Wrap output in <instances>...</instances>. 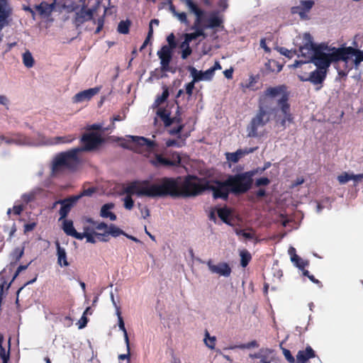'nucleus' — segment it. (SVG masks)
I'll list each match as a JSON object with an SVG mask.
<instances>
[{
	"label": "nucleus",
	"mask_w": 363,
	"mask_h": 363,
	"mask_svg": "<svg viewBox=\"0 0 363 363\" xmlns=\"http://www.w3.org/2000/svg\"><path fill=\"white\" fill-rule=\"evenodd\" d=\"M279 52L281 55L289 58H292L295 55H296V50L293 51L291 50H288L287 48L284 47L279 48Z\"/></svg>",
	"instance_id": "53"
},
{
	"label": "nucleus",
	"mask_w": 363,
	"mask_h": 363,
	"mask_svg": "<svg viewBox=\"0 0 363 363\" xmlns=\"http://www.w3.org/2000/svg\"><path fill=\"white\" fill-rule=\"evenodd\" d=\"M270 184V180L267 177H261L255 181L256 186H267Z\"/></svg>",
	"instance_id": "59"
},
{
	"label": "nucleus",
	"mask_w": 363,
	"mask_h": 363,
	"mask_svg": "<svg viewBox=\"0 0 363 363\" xmlns=\"http://www.w3.org/2000/svg\"><path fill=\"white\" fill-rule=\"evenodd\" d=\"M326 74L327 70L319 69L317 68V69L311 72L310 76L308 79H303L301 77V80L303 82L309 81L313 84H322L323 81L325 79Z\"/></svg>",
	"instance_id": "20"
},
{
	"label": "nucleus",
	"mask_w": 363,
	"mask_h": 363,
	"mask_svg": "<svg viewBox=\"0 0 363 363\" xmlns=\"http://www.w3.org/2000/svg\"><path fill=\"white\" fill-rule=\"evenodd\" d=\"M206 179H200L195 175H187L183 183L179 181L180 198L194 197L206 191Z\"/></svg>",
	"instance_id": "4"
},
{
	"label": "nucleus",
	"mask_w": 363,
	"mask_h": 363,
	"mask_svg": "<svg viewBox=\"0 0 363 363\" xmlns=\"http://www.w3.org/2000/svg\"><path fill=\"white\" fill-rule=\"evenodd\" d=\"M80 141L84 145L76 148L79 149V152H82L96 150L104 142V140L99 133L91 132L84 133Z\"/></svg>",
	"instance_id": "9"
},
{
	"label": "nucleus",
	"mask_w": 363,
	"mask_h": 363,
	"mask_svg": "<svg viewBox=\"0 0 363 363\" xmlns=\"http://www.w3.org/2000/svg\"><path fill=\"white\" fill-rule=\"evenodd\" d=\"M169 96V91L167 89H165L163 92L162 93V94L160 96H158L155 102H154V105L155 106H159L160 104H162V103H164L168 98Z\"/></svg>",
	"instance_id": "47"
},
{
	"label": "nucleus",
	"mask_w": 363,
	"mask_h": 363,
	"mask_svg": "<svg viewBox=\"0 0 363 363\" xmlns=\"http://www.w3.org/2000/svg\"><path fill=\"white\" fill-rule=\"evenodd\" d=\"M157 115L163 121L164 126L169 127L173 123L174 119H171L170 113L167 109L163 108H158Z\"/></svg>",
	"instance_id": "31"
},
{
	"label": "nucleus",
	"mask_w": 363,
	"mask_h": 363,
	"mask_svg": "<svg viewBox=\"0 0 363 363\" xmlns=\"http://www.w3.org/2000/svg\"><path fill=\"white\" fill-rule=\"evenodd\" d=\"M291 262L300 269H303L308 265V262L303 260L298 255L294 254L291 256Z\"/></svg>",
	"instance_id": "44"
},
{
	"label": "nucleus",
	"mask_w": 363,
	"mask_h": 363,
	"mask_svg": "<svg viewBox=\"0 0 363 363\" xmlns=\"http://www.w3.org/2000/svg\"><path fill=\"white\" fill-rule=\"evenodd\" d=\"M272 350L269 349H261L259 352L250 354V357L252 359H261L264 354L271 353Z\"/></svg>",
	"instance_id": "56"
},
{
	"label": "nucleus",
	"mask_w": 363,
	"mask_h": 363,
	"mask_svg": "<svg viewBox=\"0 0 363 363\" xmlns=\"http://www.w3.org/2000/svg\"><path fill=\"white\" fill-rule=\"evenodd\" d=\"M256 171L251 170L228 177L231 194L239 196L247 193L252 186Z\"/></svg>",
	"instance_id": "3"
},
{
	"label": "nucleus",
	"mask_w": 363,
	"mask_h": 363,
	"mask_svg": "<svg viewBox=\"0 0 363 363\" xmlns=\"http://www.w3.org/2000/svg\"><path fill=\"white\" fill-rule=\"evenodd\" d=\"M62 229L64 232L69 236H72L76 239L81 238V233H78L73 225V222L71 220L64 219Z\"/></svg>",
	"instance_id": "28"
},
{
	"label": "nucleus",
	"mask_w": 363,
	"mask_h": 363,
	"mask_svg": "<svg viewBox=\"0 0 363 363\" xmlns=\"http://www.w3.org/2000/svg\"><path fill=\"white\" fill-rule=\"evenodd\" d=\"M172 51L167 45H163L157 51V55L160 60L161 69L163 72H169L171 70L169 63L172 59Z\"/></svg>",
	"instance_id": "16"
},
{
	"label": "nucleus",
	"mask_w": 363,
	"mask_h": 363,
	"mask_svg": "<svg viewBox=\"0 0 363 363\" xmlns=\"http://www.w3.org/2000/svg\"><path fill=\"white\" fill-rule=\"evenodd\" d=\"M194 30L195 32L194 33L184 34V38H186L190 43L192 40L197 39L199 37L202 36L204 38L206 37V35L205 32L203 31V29H196Z\"/></svg>",
	"instance_id": "41"
},
{
	"label": "nucleus",
	"mask_w": 363,
	"mask_h": 363,
	"mask_svg": "<svg viewBox=\"0 0 363 363\" xmlns=\"http://www.w3.org/2000/svg\"><path fill=\"white\" fill-rule=\"evenodd\" d=\"M99 4L91 9L82 6V9L75 13L74 23L77 27L80 26L84 23L89 21L93 18L94 13L96 12Z\"/></svg>",
	"instance_id": "14"
},
{
	"label": "nucleus",
	"mask_w": 363,
	"mask_h": 363,
	"mask_svg": "<svg viewBox=\"0 0 363 363\" xmlns=\"http://www.w3.org/2000/svg\"><path fill=\"white\" fill-rule=\"evenodd\" d=\"M4 342L3 335H0V357L3 363H8L10 359V339L8 342V350H6L2 345Z\"/></svg>",
	"instance_id": "33"
},
{
	"label": "nucleus",
	"mask_w": 363,
	"mask_h": 363,
	"mask_svg": "<svg viewBox=\"0 0 363 363\" xmlns=\"http://www.w3.org/2000/svg\"><path fill=\"white\" fill-rule=\"evenodd\" d=\"M35 198L36 193L35 191H30L22 196V200L26 203L33 201Z\"/></svg>",
	"instance_id": "54"
},
{
	"label": "nucleus",
	"mask_w": 363,
	"mask_h": 363,
	"mask_svg": "<svg viewBox=\"0 0 363 363\" xmlns=\"http://www.w3.org/2000/svg\"><path fill=\"white\" fill-rule=\"evenodd\" d=\"M265 69L268 72H273L277 71L280 72L282 69V66L279 65V63L274 60H269L264 65Z\"/></svg>",
	"instance_id": "37"
},
{
	"label": "nucleus",
	"mask_w": 363,
	"mask_h": 363,
	"mask_svg": "<svg viewBox=\"0 0 363 363\" xmlns=\"http://www.w3.org/2000/svg\"><path fill=\"white\" fill-rule=\"evenodd\" d=\"M185 3L190 11L196 16V19L191 29H203V31L204 32L206 30L205 23H202V18L204 15V11L200 9L192 0H185Z\"/></svg>",
	"instance_id": "13"
},
{
	"label": "nucleus",
	"mask_w": 363,
	"mask_h": 363,
	"mask_svg": "<svg viewBox=\"0 0 363 363\" xmlns=\"http://www.w3.org/2000/svg\"><path fill=\"white\" fill-rule=\"evenodd\" d=\"M12 281H13L11 280L9 283H7L6 281H3L0 284V306H1L4 298H5L8 294V291Z\"/></svg>",
	"instance_id": "38"
},
{
	"label": "nucleus",
	"mask_w": 363,
	"mask_h": 363,
	"mask_svg": "<svg viewBox=\"0 0 363 363\" xmlns=\"http://www.w3.org/2000/svg\"><path fill=\"white\" fill-rule=\"evenodd\" d=\"M89 230V228H84V232L81 233V238H77V240H82L84 239V238H86V241L88 242H91V243H95L96 242V240H95V238L94 237V235L91 233H89L88 232Z\"/></svg>",
	"instance_id": "49"
},
{
	"label": "nucleus",
	"mask_w": 363,
	"mask_h": 363,
	"mask_svg": "<svg viewBox=\"0 0 363 363\" xmlns=\"http://www.w3.org/2000/svg\"><path fill=\"white\" fill-rule=\"evenodd\" d=\"M350 47L343 48H330L328 47V51H330V60L332 62H337L338 61H343L347 63L350 60Z\"/></svg>",
	"instance_id": "15"
},
{
	"label": "nucleus",
	"mask_w": 363,
	"mask_h": 363,
	"mask_svg": "<svg viewBox=\"0 0 363 363\" xmlns=\"http://www.w3.org/2000/svg\"><path fill=\"white\" fill-rule=\"evenodd\" d=\"M79 199V196H72L65 199L57 201V203H60L61 205V208L59 211V214L60 216V220L65 219L67 216L71 209L77 203Z\"/></svg>",
	"instance_id": "17"
},
{
	"label": "nucleus",
	"mask_w": 363,
	"mask_h": 363,
	"mask_svg": "<svg viewBox=\"0 0 363 363\" xmlns=\"http://www.w3.org/2000/svg\"><path fill=\"white\" fill-rule=\"evenodd\" d=\"M55 8V3L48 4L45 1L35 6L38 13L43 17L49 16Z\"/></svg>",
	"instance_id": "29"
},
{
	"label": "nucleus",
	"mask_w": 363,
	"mask_h": 363,
	"mask_svg": "<svg viewBox=\"0 0 363 363\" xmlns=\"http://www.w3.org/2000/svg\"><path fill=\"white\" fill-rule=\"evenodd\" d=\"M317 46L318 45L313 43V37L310 33L303 34V44L299 47V51L301 56L306 60V62H311Z\"/></svg>",
	"instance_id": "11"
},
{
	"label": "nucleus",
	"mask_w": 363,
	"mask_h": 363,
	"mask_svg": "<svg viewBox=\"0 0 363 363\" xmlns=\"http://www.w3.org/2000/svg\"><path fill=\"white\" fill-rule=\"evenodd\" d=\"M348 50L350 51V57L354 55L357 60L363 62V50L356 49L350 46V50Z\"/></svg>",
	"instance_id": "50"
},
{
	"label": "nucleus",
	"mask_w": 363,
	"mask_h": 363,
	"mask_svg": "<svg viewBox=\"0 0 363 363\" xmlns=\"http://www.w3.org/2000/svg\"><path fill=\"white\" fill-rule=\"evenodd\" d=\"M187 69L190 72L191 75L193 77L194 82L203 81V74L202 71H198L195 67L189 66Z\"/></svg>",
	"instance_id": "42"
},
{
	"label": "nucleus",
	"mask_w": 363,
	"mask_h": 363,
	"mask_svg": "<svg viewBox=\"0 0 363 363\" xmlns=\"http://www.w3.org/2000/svg\"><path fill=\"white\" fill-rule=\"evenodd\" d=\"M180 177H164L157 179V182L151 184L148 180L142 182L134 181L127 189L128 193H138V196H147L150 198H180L179 181Z\"/></svg>",
	"instance_id": "1"
},
{
	"label": "nucleus",
	"mask_w": 363,
	"mask_h": 363,
	"mask_svg": "<svg viewBox=\"0 0 363 363\" xmlns=\"http://www.w3.org/2000/svg\"><path fill=\"white\" fill-rule=\"evenodd\" d=\"M87 222L92 224V225L97 230H108L109 226H108V225L104 222L96 223L92 218H88Z\"/></svg>",
	"instance_id": "51"
},
{
	"label": "nucleus",
	"mask_w": 363,
	"mask_h": 363,
	"mask_svg": "<svg viewBox=\"0 0 363 363\" xmlns=\"http://www.w3.org/2000/svg\"><path fill=\"white\" fill-rule=\"evenodd\" d=\"M240 265L245 268L246 267L252 259V255L247 250H242L240 252Z\"/></svg>",
	"instance_id": "39"
},
{
	"label": "nucleus",
	"mask_w": 363,
	"mask_h": 363,
	"mask_svg": "<svg viewBox=\"0 0 363 363\" xmlns=\"http://www.w3.org/2000/svg\"><path fill=\"white\" fill-rule=\"evenodd\" d=\"M206 264L209 270L212 273H216L225 277H228L231 274V268L226 262H220L216 265L213 263L211 259H209Z\"/></svg>",
	"instance_id": "18"
},
{
	"label": "nucleus",
	"mask_w": 363,
	"mask_h": 363,
	"mask_svg": "<svg viewBox=\"0 0 363 363\" xmlns=\"http://www.w3.org/2000/svg\"><path fill=\"white\" fill-rule=\"evenodd\" d=\"M216 337H214V336L211 337L208 332L206 330V335H205V338H204V342H205L206 345L211 349H214L215 345H216Z\"/></svg>",
	"instance_id": "48"
},
{
	"label": "nucleus",
	"mask_w": 363,
	"mask_h": 363,
	"mask_svg": "<svg viewBox=\"0 0 363 363\" xmlns=\"http://www.w3.org/2000/svg\"><path fill=\"white\" fill-rule=\"evenodd\" d=\"M23 62L28 68H30L34 65V59L29 51H26L23 53Z\"/></svg>",
	"instance_id": "46"
},
{
	"label": "nucleus",
	"mask_w": 363,
	"mask_h": 363,
	"mask_svg": "<svg viewBox=\"0 0 363 363\" xmlns=\"http://www.w3.org/2000/svg\"><path fill=\"white\" fill-rule=\"evenodd\" d=\"M165 145L167 147H172V146L181 147L182 146V145L179 142H178L177 140H174V139L167 140L165 143Z\"/></svg>",
	"instance_id": "63"
},
{
	"label": "nucleus",
	"mask_w": 363,
	"mask_h": 363,
	"mask_svg": "<svg viewBox=\"0 0 363 363\" xmlns=\"http://www.w3.org/2000/svg\"><path fill=\"white\" fill-rule=\"evenodd\" d=\"M130 21L128 20L121 21L118 26V32L121 34H128L129 33Z\"/></svg>",
	"instance_id": "45"
},
{
	"label": "nucleus",
	"mask_w": 363,
	"mask_h": 363,
	"mask_svg": "<svg viewBox=\"0 0 363 363\" xmlns=\"http://www.w3.org/2000/svg\"><path fill=\"white\" fill-rule=\"evenodd\" d=\"M279 95H281V97L287 95L288 101H289L290 93L288 91L286 85L281 84L274 87H268L259 98L258 108L265 111H271V114L277 113V108L272 107V106L274 98Z\"/></svg>",
	"instance_id": "2"
},
{
	"label": "nucleus",
	"mask_w": 363,
	"mask_h": 363,
	"mask_svg": "<svg viewBox=\"0 0 363 363\" xmlns=\"http://www.w3.org/2000/svg\"><path fill=\"white\" fill-rule=\"evenodd\" d=\"M271 116V111H265L258 108L256 115L252 118L247 127V136L250 138L258 137V129L264 127L270 121Z\"/></svg>",
	"instance_id": "8"
},
{
	"label": "nucleus",
	"mask_w": 363,
	"mask_h": 363,
	"mask_svg": "<svg viewBox=\"0 0 363 363\" xmlns=\"http://www.w3.org/2000/svg\"><path fill=\"white\" fill-rule=\"evenodd\" d=\"M218 216L226 224L231 225L230 216L231 211L227 207L220 208L217 211Z\"/></svg>",
	"instance_id": "34"
},
{
	"label": "nucleus",
	"mask_w": 363,
	"mask_h": 363,
	"mask_svg": "<svg viewBox=\"0 0 363 363\" xmlns=\"http://www.w3.org/2000/svg\"><path fill=\"white\" fill-rule=\"evenodd\" d=\"M175 16L178 18L181 23H184L186 26L189 25V21L185 12H178Z\"/></svg>",
	"instance_id": "57"
},
{
	"label": "nucleus",
	"mask_w": 363,
	"mask_h": 363,
	"mask_svg": "<svg viewBox=\"0 0 363 363\" xmlns=\"http://www.w3.org/2000/svg\"><path fill=\"white\" fill-rule=\"evenodd\" d=\"M184 127V124H180L176 128H171L169 130V133L171 135H175L179 134L181 133V131L183 130Z\"/></svg>",
	"instance_id": "62"
},
{
	"label": "nucleus",
	"mask_w": 363,
	"mask_h": 363,
	"mask_svg": "<svg viewBox=\"0 0 363 363\" xmlns=\"http://www.w3.org/2000/svg\"><path fill=\"white\" fill-rule=\"evenodd\" d=\"M167 41L168 43L167 48H169L171 50H174L177 48V42L175 40V36L173 33H170L167 36Z\"/></svg>",
	"instance_id": "55"
},
{
	"label": "nucleus",
	"mask_w": 363,
	"mask_h": 363,
	"mask_svg": "<svg viewBox=\"0 0 363 363\" xmlns=\"http://www.w3.org/2000/svg\"><path fill=\"white\" fill-rule=\"evenodd\" d=\"M114 207L111 203L104 204L101 209L100 215L103 218H109L111 220H116V216L115 213L110 211Z\"/></svg>",
	"instance_id": "32"
},
{
	"label": "nucleus",
	"mask_w": 363,
	"mask_h": 363,
	"mask_svg": "<svg viewBox=\"0 0 363 363\" xmlns=\"http://www.w3.org/2000/svg\"><path fill=\"white\" fill-rule=\"evenodd\" d=\"M111 299L113 301V304L116 308V315L118 316V327H119L120 330H121L123 332L124 340L125 342L126 347L129 348V337H128V333H127V330L125 327L123 318L121 316V308H120V306H118L116 304V303L114 300L113 295L112 294H111Z\"/></svg>",
	"instance_id": "21"
},
{
	"label": "nucleus",
	"mask_w": 363,
	"mask_h": 363,
	"mask_svg": "<svg viewBox=\"0 0 363 363\" xmlns=\"http://www.w3.org/2000/svg\"><path fill=\"white\" fill-rule=\"evenodd\" d=\"M131 185V183H130L124 189L125 193L127 194V196L124 198V207L128 210H131L133 208L134 206V201L132 199V195H137L138 193L136 191H134L133 194L128 193L127 191V189Z\"/></svg>",
	"instance_id": "35"
},
{
	"label": "nucleus",
	"mask_w": 363,
	"mask_h": 363,
	"mask_svg": "<svg viewBox=\"0 0 363 363\" xmlns=\"http://www.w3.org/2000/svg\"><path fill=\"white\" fill-rule=\"evenodd\" d=\"M100 91V87H94L84 90L75 94L73 97L74 103H81L85 101H89Z\"/></svg>",
	"instance_id": "19"
},
{
	"label": "nucleus",
	"mask_w": 363,
	"mask_h": 363,
	"mask_svg": "<svg viewBox=\"0 0 363 363\" xmlns=\"http://www.w3.org/2000/svg\"><path fill=\"white\" fill-rule=\"evenodd\" d=\"M206 191H211L214 199H222L228 201L229 194L231 193L230 185L227 178L224 181L217 179H206Z\"/></svg>",
	"instance_id": "7"
},
{
	"label": "nucleus",
	"mask_w": 363,
	"mask_h": 363,
	"mask_svg": "<svg viewBox=\"0 0 363 363\" xmlns=\"http://www.w3.org/2000/svg\"><path fill=\"white\" fill-rule=\"evenodd\" d=\"M128 138V143L122 144L121 146L145 156L153 152L157 146L155 141L143 136L129 135Z\"/></svg>",
	"instance_id": "6"
},
{
	"label": "nucleus",
	"mask_w": 363,
	"mask_h": 363,
	"mask_svg": "<svg viewBox=\"0 0 363 363\" xmlns=\"http://www.w3.org/2000/svg\"><path fill=\"white\" fill-rule=\"evenodd\" d=\"M57 264L61 267H68L69 263L67 262V253L65 249L62 247L59 242H56Z\"/></svg>",
	"instance_id": "30"
},
{
	"label": "nucleus",
	"mask_w": 363,
	"mask_h": 363,
	"mask_svg": "<svg viewBox=\"0 0 363 363\" xmlns=\"http://www.w3.org/2000/svg\"><path fill=\"white\" fill-rule=\"evenodd\" d=\"M259 346L256 340H252L251 342H247V344H245V345H241L240 346H238L239 348L240 349H250V348H252V347H257Z\"/></svg>",
	"instance_id": "61"
},
{
	"label": "nucleus",
	"mask_w": 363,
	"mask_h": 363,
	"mask_svg": "<svg viewBox=\"0 0 363 363\" xmlns=\"http://www.w3.org/2000/svg\"><path fill=\"white\" fill-rule=\"evenodd\" d=\"M95 188L90 187L86 189H84L79 195H77L76 196H79V199L82 196H90L95 192Z\"/></svg>",
	"instance_id": "58"
},
{
	"label": "nucleus",
	"mask_w": 363,
	"mask_h": 363,
	"mask_svg": "<svg viewBox=\"0 0 363 363\" xmlns=\"http://www.w3.org/2000/svg\"><path fill=\"white\" fill-rule=\"evenodd\" d=\"M1 2H4L3 1ZM5 4L0 2V30L9 24L11 13L9 9L5 8Z\"/></svg>",
	"instance_id": "26"
},
{
	"label": "nucleus",
	"mask_w": 363,
	"mask_h": 363,
	"mask_svg": "<svg viewBox=\"0 0 363 363\" xmlns=\"http://www.w3.org/2000/svg\"><path fill=\"white\" fill-rule=\"evenodd\" d=\"M314 1L312 0L301 1L300 6L292 8V13H298L303 16L312 9Z\"/></svg>",
	"instance_id": "24"
},
{
	"label": "nucleus",
	"mask_w": 363,
	"mask_h": 363,
	"mask_svg": "<svg viewBox=\"0 0 363 363\" xmlns=\"http://www.w3.org/2000/svg\"><path fill=\"white\" fill-rule=\"evenodd\" d=\"M244 155V152L239 149L235 152H227L225 154L226 159L233 163L238 162L240 159Z\"/></svg>",
	"instance_id": "40"
},
{
	"label": "nucleus",
	"mask_w": 363,
	"mask_h": 363,
	"mask_svg": "<svg viewBox=\"0 0 363 363\" xmlns=\"http://www.w3.org/2000/svg\"><path fill=\"white\" fill-rule=\"evenodd\" d=\"M79 153V149L74 147L57 155L52 163V172L56 174L63 169H75L80 162Z\"/></svg>",
	"instance_id": "5"
},
{
	"label": "nucleus",
	"mask_w": 363,
	"mask_h": 363,
	"mask_svg": "<svg viewBox=\"0 0 363 363\" xmlns=\"http://www.w3.org/2000/svg\"><path fill=\"white\" fill-rule=\"evenodd\" d=\"M277 106L284 115V118L280 121V125L283 128H286V122L291 123H294V116L291 113V106L288 101L287 95L280 97L277 101Z\"/></svg>",
	"instance_id": "12"
},
{
	"label": "nucleus",
	"mask_w": 363,
	"mask_h": 363,
	"mask_svg": "<svg viewBox=\"0 0 363 363\" xmlns=\"http://www.w3.org/2000/svg\"><path fill=\"white\" fill-rule=\"evenodd\" d=\"M283 354H284L286 359L289 363H294L295 362V359H294V356L291 354V352L289 350L284 348L283 349Z\"/></svg>",
	"instance_id": "60"
},
{
	"label": "nucleus",
	"mask_w": 363,
	"mask_h": 363,
	"mask_svg": "<svg viewBox=\"0 0 363 363\" xmlns=\"http://www.w3.org/2000/svg\"><path fill=\"white\" fill-rule=\"evenodd\" d=\"M223 20L222 18L218 16L217 13H212L210 15L207 20V23H205L206 29L207 28H223L224 26L223 25Z\"/></svg>",
	"instance_id": "27"
},
{
	"label": "nucleus",
	"mask_w": 363,
	"mask_h": 363,
	"mask_svg": "<svg viewBox=\"0 0 363 363\" xmlns=\"http://www.w3.org/2000/svg\"><path fill=\"white\" fill-rule=\"evenodd\" d=\"M352 180V174L345 172L337 177V181L340 184H345L349 181Z\"/></svg>",
	"instance_id": "52"
},
{
	"label": "nucleus",
	"mask_w": 363,
	"mask_h": 363,
	"mask_svg": "<svg viewBox=\"0 0 363 363\" xmlns=\"http://www.w3.org/2000/svg\"><path fill=\"white\" fill-rule=\"evenodd\" d=\"M150 164L156 168L172 167L174 164L170 162L168 157H164L162 154L156 153L155 157L150 160Z\"/></svg>",
	"instance_id": "22"
},
{
	"label": "nucleus",
	"mask_w": 363,
	"mask_h": 363,
	"mask_svg": "<svg viewBox=\"0 0 363 363\" xmlns=\"http://www.w3.org/2000/svg\"><path fill=\"white\" fill-rule=\"evenodd\" d=\"M203 80H211L214 75V72L212 71V69L211 68H209L208 69H207L205 72H203Z\"/></svg>",
	"instance_id": "64"
},
{
	"label": "nucleus",
	"mask_w": 363,
	"mask_h": 363,
	"mask_svg": "<svg viewBox=\"0 0 363 363\" xmlns=\"http://www.w3.org/2000/svg\"><path fill=\"white\" fill-rule=\"evenodd\" d=\"M328 46L325 43H320L318 45L313 57L311 62H313L318 69L328 70L330 65L329 53H325L324 51H328Z\"/></svg>",
	"instance_id": "10"
},
{
	"label": "nucleus",
	"mask_w": 363,
	"mask_h": 363,
	"mask_svg": "<svg viewBox=\"0 0 363 363\" xmlns=\"http://www.w3.org/2000/svg\"><path fill=\"white\" fill-rule=\"evenodd\" d=\"M77 139L76 135H67L65 136H57L53 138L52 145H57L60 143H71Z\"/></svg>",
	"instance_id": "36"
},
{
	"label": "nucleus",
	"mask_w": 363,
	"mask_h": 363,
	"mask_svg": "<svg viewBox=\"0 0 363 363\" xmlns=\"http://www.w3.org/2000/svg\"><path fill=\"white\" fill-rule=\"evenodd\" d=\"M315 354L311 347L308 346L305 350H300L296 355V363H306L309 359L315 357Z\"/></svg>",
	"instance_id": "25"
},
{
	"label": "nucleus",
	"mask_w": 363,
	"mask_h": 363,
	"mask_svg": "<svg viewBox=\"0 0 363 363\" xmlns=\"http://www.w3.org/2000/svg\"><path fill=\"white\" fill-rule=\"evenodd\" d=\"M166 154L169 156L168 159L170 160V162L174 164L173 167H178L180 165L182 158L179 152L169 151Z\"/></svg>",
	"instance_id": "43"
},
{
	"label": "nucleus",
	"mask_w": 363,
	"mask_h": 363,
	"mask_svg": "<svg viewBox=\"0 0 363 363\" xmlns=\"http://www.w3.org/2000/svg\"><path fill=\"white\" fill-rule=\"evenodd\" d=\"M94 234L97 236L101 240L107 241V239L104 238V237L107 236L108 235H111L114 238L118 237L119 235H125V233L121 230V228L116 227L113 224H111L108 227V230L106 231L105 234L94 233Z\"/></svg>",
	"instance_id": "23"
}]
</instances>
